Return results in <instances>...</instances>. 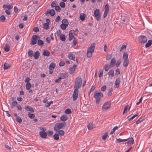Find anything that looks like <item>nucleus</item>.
<instances>
[{
  "instance_id": "obj_1",
  "label": "nucleus",
  "mask_w": 152,
  "mask_h": 152,
  "mask_svg": "<svg viewBox=\"0 0 152 152\" xmlns=\"http://www.w3.org/2000/svg\"><path fill=\"white\" fill-rule=\"evenodd\" d=\"M95 47V43L91 44L87 49V55L88 57L90 58L92 56V53L94 52Z\"/></svg>"
},
{
  "instance_id": "obj_2",
  "label": "nucleus",
  "mask_w": 152,
  "mask_h": 152,
  "mask_svg": "<svg viewBox=\"0 0 152 152\" xmlns=\"http://www.w3.org/2000/svg\"><path fill=\"white\" fill-rule=\"evenodd\" d=\"M104 95L102 93L98 92L96 91L94 93V97L96 99V103L97 104H99L101 97H103Z\"/></svg>"
},
{
  "instance_id": "obj_3",
  "label": "nucleus",
  "mask_w": 152,
  "mask_h": 152,
  "mask_svg": "<svg viewBox=\"0 0 152 152\" xmlns=\"http://www.w3.org/2000/svg\"><path fill=\"white\" fill-rule=\"evenodd\" d=\"M82 80L81 77H79L76 78L74 86V89H78L81 86Z\"/></svg>"
},
{
  "instance_id": "obj_4",
  "label": "nucleus",
  "mask_w": 152,
  "mask_h": 152,
  "mask_svg": "<svg viewBox=\"0 0 152 152\" xmlns=\"http://www.w3.org/2000/svg\"><path fill=\"white\" fill-rule=\"evenodd\" d=\"M66 124L65 123H56L54 127V130L55 131H58Z\"/></svg>"
},
{
  "instance_id": "obj_5",
  "label": "nucleus",
  "mask_w": 152,
  "mask_h": 152,
  "mask_svg": "<svg viewBox=\"0 0 152 152\" xmlns=\"http://www.w3.org/2000/svg\"><path fill=\"white\" fill-rule=\"evenodd\" d=\"M94 15L95 19L97 21H99L100 19L101 15L99 9H96L94 12Z\"/></svg>"
},
{
  "instance_id": "obj_6",
  "label": "nucleus",
  "mask_w": 152,
  "mask_h": 152,
  "mask_svg": "<svg viewBox=\"0 0 152 152\" xmlns=\"http://www.w3.org/2000/svg\"><path fill=\"white\" fill-rule=\"evenodd\" d=\"M139 41L142 44L146 43L147 40V38L144 35H141L138 37Z\"/></svg>"
},
{
  "instance_id": "obj_7",
  "label": "nucleus",
  "mask_w": 152,
  "mask_h": 152,
  "mask_svg": "<svg viewBox=\"0 0 152 152\" xmlns=\"http://www.w3.org/2000/svg\"><path fill=\"white\" fill-rule=\"evenodd\" d=\"M79 91L78 89H74V90L72 95L73 99V101H76L77 98L78 96Z\"/></svg>"
},
{
  "instance_id": "obj_8",
  "label": "nucleus",
  "mask_w": 152,
  "mask_h": 152,
  "mask_svg": "<svg viewBox=\"0 0 152 152\" xmlns=\"http://www.w3.org/2000/svg\"><path fill=\"white\" fill-rule=\"evenodd\" d=\"M111 107L110 103V102H107L105 103L103 106L102 110H107L108 109L110 108Z\"/></svg>"
},
{
  "instance_id": "obj_9",
  "label": "nucleus",
  "mask_w": 152,
  "mask_h": 152,
  "mask_svg": "<svg viewBox=\"0 0 152 152\" xmlns=\"http://www.w3.org/2000/svg\"><path fill=\"white\" fill-rule=\"evenodd\" d=\"M49 14L51 16H53L55 14V12L54 10L51 9V10H48L45 13L46 16H48Z\"/></svg>"
},
{
  "instance_id": "obj_10",
  "label": "nucleus",
  "mask_w": 152,
  "mask_h": 152,
  "mask_svg": "<svg viewBox=\"0 0 152 152\" xmlns=\"http://www.w3.org/2000/svg\"><path fill=\"white\" fill-rule=\"evenodd\" d=\"M40 137L42 138H46L47 134L45 132H40L39 133Z\"/></svg>"
},
{
  "instance_id": "obj_11",
  "label": "nucleus",
  "mask_w": 152,
  "mask_h": 152,
  "mask_svg": "<svg viewBox=\"0 0 152 152\" xmlns=\"http://www.w3.org/2000/svg\"><path fill=\"white\" fill-rule=\"evenodd\" d=\"M116 60L114 57H113L111 60L110 65L111 67H113L115 65Z\"/></svg>"
},
{
  "instance_id": "obj_12",
  "label": "nucleus",
  "mask_w": 152,
  "mask_h": 152,
  "mask_svg": "<svg viewBox=\"0 0 152 152\" xmlns=\"http://www.w3.org/2000/svg\"><path fill=\"white\" fill-rule=\"evenodd\" d=\"M87 128L89 130H91L94 128H95V125L93 124L90 123L87 125Z\"/></svg>"
},
{
  "instance_id": "obj_13",
  "label": "nucleus",
  "mask_w": 152,
  "mask_h": 152,
  "mask_svg": "<svg viewBox=\"0 0 152 152\" xmlns=\"http://www.w3.org/2000/svg\"><path fill=\"white\" fill-rule=\"evenodd\" d=\"M76 66V65H74L72 67H70L69 69L70 74H72L75 72Z\"/></svg>"
},
{
  "instance_id": "obj_14",
  "label": "nucleus",
  "mask_w": 152,
  "mask_h": 152,
  "mask_svg": "<svg viewBox=\"0 0 152 152\" xmlns=\"http://www.w3.org/2000/svg\"><path fill=\"white\" fill-rule=\"evenodd\" d=\"M25 108L27 111H29L33 113L34 112V110L33 108L29 106H25Z\"/></svg>"
},
{
  "instance_id": "obj_15",
  "label": "nucleus",
  "mask_w": 152,
  "mask_h": 152,
  "mask_svg": "<svg viewBox=\"0 0 152 152\" xmlns=\"http://www.w3.org/2000/svg\"><path fill=\"white\" fill-rule=\"evenodd\" d=\"M60 118L61 121H65L67 120L68 117L66 115H63Z\"/></svg>"
},
{
  "instance_id": "obj_16",
  "label": "nucleus",
  "mask_w": 152,
  "mask_h": 152,
  "mask_svg": "<svg viewBox=\"0 0 152 152\" xmlns=\"http://www.w3.org/2000/svg\"><path fill=\"white\" fill-rule=\"evenodd\" d=\"M40 53L38 51H37L35 52V53L34 55V58L36 59H37L39 56Z\"/></svg>"
},
{
  "instance_id": "obj_17",
  "label": "nucleus",
  "mask_w": 152,
  "mask_h": 152,
  "mask_svg": "<svg viewBox=\"0 0 152 152\" xmlns=\"http://www.w3.org/2000/svg\"><path fill=\"white\" fill-rule=\"evenodd\" d=\"M34 37H33V36L32 37V39L31 40L30 42V44L31 45H34L36 44L37 42V40L36 39H34Z\"/></svg>"
},
{
  "instance_id": "obj_18",
  "label": "nucleus",
  "mask_w": 152,
  "mask_h": 152,
  "mask_svg": "<svg viewBox=\"0 0 152 152\" xmlns=\"http://www.w3.org/2000/svg\"><path fill=\"white\" fill-rule=\"evenodd\" d=\"M120 80V79L119 78L116 79L115 83V85L116 88H118L119 87Z\"/></svg>"
},
{
  "instance_id": "obj_19",
  "label": "nucleus",
  "mask_w": 152,
  "mask_h": 152,
  "mask_svg": "<svg viewBox=\"0 0 152 152\" xmlns=\"http://www.w3.org/2000/svg\"><path fill=\"white\" fill-rule=\"evenodd\" d=\"M50 54V53L49 51L48 50H44L43 51V52L42 53V55L43 56H49Z\"/></svg>"
},
{
  "instance_id": "obj_20",
  "label": "nucleus",
  "mask_w": 152,
  "mask_h": 152,
  "mask_svg": "<svg viewBox=\"0 0 152 152\" xmlns=\"http://www.w3.org/2000/svg\"><path fill=\"white\" fill-rule=\"evenodd\" d=\"M128 54L124 52L123 55V60H129L128 59Z\"/></svg>"
},
{
  "instance_id": "obj_21",
  "label": "nucleus",
  "mask_w": 152,
  "mask_h": 152,
  "mask_svg": "<svg viewBox=\"0 0 152 152\" xmlns=\"http://www.w3.org/2000/svg\"><path fill=\"white\" fill-rule=\"evenodd\" d=\"M55 67V64L53 63H52L49 66V69L51 70H53Z\"/></svg>"
},
{
  "instance_id": "obj_22",
  "label": "nucleus",
  "mask_w": 152,
  "mask_h": 152,
  "mask_svg": "<svg viewBox=\"0 0 152 152\" xmlns=\"http://www.w3.org/2000/svg\"><path fill=\"white\" fill-rule=\"evenodd\" d=\"M129 63V60H124L123 62V66L126 67Z\"/></svg>"
},
{
  "instance_id": "obj_23",
  "label": "nucleus",
  "mask_w": 152,
  "mask_h": 152,
  "mask_svg": "<svg viewBox=\"0 0 152 152\" xmlns=\"http://www.w3.org/2000/svg\"><path fill=\"white\" fill-rule=\"evenodd\" d=\"M86 15L84 13H81L80 14V19L82 21H83L84 20L85 18Z\"/></svg>"
},
{
  "instance_id": "obj_24",
  "label": "nucleus",
  "mask_w": 152,
  "mask_h": 152,
  "mask_svg": "<svg viewBox=\"0 0 152 152\" xmlns=\"http://www.w3.org/2000/svg\"><path fill=\"white\" fill-rule=\"evenodd\" d=\"M152 43V40H149L147 43L145 45V47L146 48L149 47L151 45Z\"/></svg>"
},
{
  "instance_id": "obj_25",
  "label": "nucleus",
  "mask_w": 152,
  "mask_h": 152,
  "mask_svg": "<svg viewBox=\"0 0 152 152\" xmlns=\"http://www.w3.org/2000/svg\"><path fill=\"white\" fill-rule=\"evenodd\" d=\"M130 106L129 107L128 105H126L125 107L124 111L123 113V115L126 112V111L127 109L129 111L130 110Z\"/></svg>"
},
{
  "instance_id": "obj_26",
  "label": "nucleus",
  "mask_w": 152,
  "mask_h": 152,
  "mask_svg": "<svg viewBox=\"0 0 152 152\" xmlns=\"http://www.w3.org/2000/svg\"><path fill=\"white\" fill-rule=\"evenodd\" d=\"M44 44L43 42L41 39H39L37 41V45L40 46H42Z\"/></svg>"
},
{
  "instance_id": "obj_27",
  "label": "nucleus",
  "mask_w": 152,
  "mask_h": 152,
  "mask_svg": "<svg viewBox=\"0 0 152 152\" xmlns=\"http://www.w3.org/2000/svg\"><path fill=\"white\" fill-rule=\"evenodd\" d=\"M10 67V65L8 64L7 63H5L4 65L3 69L4 70L7 69Z\"/></svg>"
},
{
  "instance_id": "obj_28",
  "label": "nucleus",
  "mask_w": 152,
  "mask_h": 152,
  "mask_svg": "<svg viewBox=\"0 0 152 152\" xmlns=\"http://www.w3.org/2000/svg\"><path fill=\"white\" fill-rule=\"evenodd\" d=\"M111 66L108 64H106L104 66V69L105 71H107Z\"/></svg>"
},
{
  "instance_id": "obj_29",
  "label": "nucleus",
  "mask_w": 152,
  "mask_h": 152,
  "mask_svg": "<svg viewBox=\"0 0 152 152\" xmlns=\"http://www.w3.org/2000/svg\"><path fill=\"white\" fill-rule=\"evenodd\" d=\"M68 58L70 59L74 60L75 58V56L73 54H69L68 55Z\"/></svg>"
},
{
  "instance_id": "obj_30",
  "label": "nucleus",
  "mask_w": 152,
  "mask_h": 152,
  "mask_svg": "<svg viewBox=\"0 0 152 152\" xmlns=\"http://www.w3.org/2000/svg\"><path fill=\"white\" fill-rule=\"evenodd\" d=\"M62 23L63 24H64L67 26H68L69 24V22L66 19H64L62 21Z\"/></svg>"
},
{
  "instance_id": "obj_31",
  "label": "nucleus",
  "mask_w": 152,
  "mask_h": 152,
  "mask_svg": "<svg viewBox=\"0 0 152 152\" xmlns=\"http://www.w3.org/2000/svg\"><path fill=\"white\" fill-rule=\"evenodd\" d=\"M60 39L62 41H65L66 40L65 36L64 34H61L60 36Z\"/></svg>"
},
{
  "instance_id": "obj_32",
  "label": "nucleus",
  "mask_w": 152,
  "mask_h": 152,
  "mask_svg": "<svg viewBox=\"0 0 152 152\" xmlns=\"http://www.w3.org/2000/svg\"><path fill=\"white\" fill-rule=\"evenodd\" d=\"M10 49V47L9 45L7 44H6L4 48V50L6 52L8 51Z\"/></svg>"
},
{
  "instance_id": "obj_33",
  "label": "nucleus",
  "mask_w": 152,
  "mask_h": 152,
  "mask_svg": "<svg viewBox=\"0 0 152 152\" xmlns=\"http://www.w3.org/2000/svg\"><path fill=\"white\" fill-rule=\"evenodd\" d=\"M67 75L64 73H61L60 74V77L61 79H64L66 77Z\"/></svg>"
},
{
  "instance_id": "obj_34",
  "label": "nucleus",
  "mask_w": 152,
  "mask_h": 152,
  "mask_svg": "<svg viewBox=\"0 0 152 152\" xmlns=\"http://www.w3.org/2000/svg\"><path fill=\"white\" fill-rule=\"evenodd\" d=\"M56 133H57L58 134H59L61 136H63L64 134V132L63 130L58 131L56 132Z\"/></svg>"
},
{
  "instance_id": "obj_35",
  "label": "nucleus",
  "mask_w": 152,
  "mask_h": 152,
  "mask_svg": "<svg viewBox=\"0 0 152 152\" xmlns=\"http://www.w3.org/2000/svg\"><path fill=\"white\" fill-rule=\"evenodd\" d=\"M138 115V114H135V115H133L130 118H129V117H127V118L128 119V120L129 121H130L132 120H133L135 117L137 116Z\"/></svg>"
},
{
  "instance_id": "obj_36",
  "label": "nucleus",
  "mask_w": 152,
  "mask_h": 152,
  "mask_svg": "<svg viewBox=\"0 0 152 152\" xmlns=\"http://www.w3.org/2000/svg\"><path fill=\"white\" fill-rule=\"evenodd\" d=\"M56 133L53 135V137L54 140H58L59 139V135L58 134Z\"/></svg>"
},
{
  "instance_id": "obj_37",
  "label": "nucleus",
  "mask_w": 152,
  "mask_h": 152,
  "mask_svg": "<svg viewBox=\"0 0 152 152\" xmlns=\"http://www.w3.org/2000/svg\"><path fill=\"white\" fill-rule=\"evenodd\" d=\"M43 28L45 29H49V24L48 23H44L43 25Z\"/></svg>"
},
{
  "instance_id": "obj_38",
  "label": "nucleus",
  "mask_w": 152,
  "mask_h": 152,
  "mask_svg": "<svg viewBox=\"0 0 152 152\" xmlns=\"http://www.w3.org/2000/svg\"><path fill=\"white\" fill-rule=\"evenodd\" d=\"M103 70L102 69H100L99 72V77H101L103 76Z\"/></svg>"
},
{
  "instance_id": "obj_39",
  "label": "nucleus",
  "mask_w": 152,
  "mask_h": 152,
  "mask_svg": "<svg viewBox=\"0 0 152 152\" xmlns=\"http://www.w3.org/2000/svg\"><path fill=\"white\" fill-rule=\"evenodd\" d=\"M28 117L31 118L32 119L35 116L34 114H31L30 113L28 112Z\"/></svg>"
},
{
  "instance_id": "obj_40",
  "label": "nucleus",
  "mask_w": 152,
  "mask_h": 152,
  "mask_svg": "<svg viewBox=\"0 0 152 152\" xmlns=\"http://www.w3.org/2000/svg\"><path fill=\"white\" fill-rule=\"evenodd\" d=\"M108 136V132H106L104 133V135L102 136V139L104 140Z\"/></svg>"
},
{
  "instance_id": "obj_41",
  "label": "nucleus",
  "mask_w": 152,
  "mask_h": 152,
  "mask_svg": "<svg viewBox=\"0 0 152 152\" xmlns=\"http://www.w3.org/2000/svg\"><path fill=\"white\" fill-rule=\"evenodd\" d=\"M109 76H111L112 77L114 76V71L113 70H110L108 72Z\"/></svg>"
},
{
  "instance_id": "obj_42",
  "label": "nucleus",
  "mask_w": 152,
  "mask_h": 152,
  "mask_svg": "<svg viewBox=\"0 0 152 152\" xmlns=\"http://www.w3.org/2000/svg\"><path fill=\"white\" fill-rule=\"evenodd\" d=\"M127 143L133 144L134 143V140L133 138L131 137L130 139Z\"/></svg>"
},
{
  "instance_id": "obj_43",
  "label": "nucleus",
  "mask_w": 152,
  "mask_h": 152,
  "mask_svg": "<svg viewBox=\"0 0 152 152\" xmlns=\"http://www.w3.org/2000/svg\"><path fill=\"white\" fill-rule=\"evenodd\" d=\"M26 88L27 90H29L31 87V84L30 83H27L26 86Z\"/></svg>"
},
{
  "instance_id": "obj_44",
  "label": "nucleus",
  "mask_w": 152,
  "mask_h": 152,
  "mask_svg": "<svg viewBox=\"0 0 152 152\" xmlns=\"http://www.w3.org/2000/svg\"><path fill=\"white\" fill-rule=\"evenodd\" d=\"M67 26L63 24L60 25L61 28L63 30H65Z\"/></svg>"
},
{
  "instance_id": "obj_45",
  "label": "nucleus",
  "mask_w": 152,
  "mask_h": 152,
  "mask_svg": "<svg viewBox=\"0 0 152 152\" xmlns=\"http://www.w3.org/2000/svg\"><path fill=\"white\" fill-rule=\"evenodd\" d=\"M65 113L67 114H69L72 113V111L70 109L68 108L65 110Z\"/></svg>"
},
{
  "instance_id": "obj_46",
  "label": "nucleus",
  "mask_w": 152,
  "mask_h": 152,
  "mask_svg": "<svg viewBox=\"0 0 152 152\" xmlns=\"http://www.w3.org/2000/svg\"><path fill=\"white\" fill-rule=\"evenodd\" d=\"M70 32L71 31L69 32V41L71 40L74 37V36H73L72 34L71 33H70Z\"/></svg>"
},
{
  "instance_id": "obj_47",
  "label": "nucleus",
  "mask_w": 152,
  "mask_h": 152,
  "mask_svg": "<svg viewBox=\"0 0 152 152\" xmlns=\"http://www.w3.org/2000/svg\"><path fill=\"white\" fill-rule=\"evenodd\" d=\"M112 57V54H109L107 55L106 58V60H110Z\"/></svg>"
},
{
  "instance_id": "obj_48",
  "label": "nucleus",
  "mask_w": 152,
  "mask_h": 152,
  "mask_svg": "<svg viewBox=\"0 0 152 152\" xmlns=\"http://www.w3.org/2000/svg\"><path fill=\"white\" fill-rule=\"evenodd\" d=\"M17 105V102L16 101H14L12 102V108H13L14 107L16 106Z\"/></svg>"
},
{
  "instance_id": "obj_49",
  "label": "nucleus",
  "mask_w": 152,
  "mask_h": 152,
  "mask_svg": "<svg viewBox=\"0 0 152 152\" xmlns=\"http://www.w3.org/2000/svg\"><path fill=\"white\" fill-rule=\"evenodd\" d=\"M0 19L1 21L2 22H4L5 20V17L3 15H1L0 17Z\"/></svg>"
},
{
  "instance_id": "obj_50",
  "label": "nucleus",
  "mask_w": 152,
  "mask_h": 152,
  "mask_svg": "<svg viewBox=\"0 0 152 152\" xmlns=\"http://www.w3.org/2000/svg\"><path fill=\"white\" fill-rule=\"evenodd\" d=\"M33 52L32 50H30L28 52V56L32 57L33 56Z\"/></svg>"
},
{
  "instance_id": "obj_51",
  "label": "nucleus",
  "mask_w": 152,
  "mask_h": 152,
  "mask_svg": "<svg viewBox=\"0 0 152 152\" xmlns=\"http://www.w3.org/2000/svg\"><path fill=\"white\" fill-rule=\"evenodd\" d=\"M16 120L19 123H21L22 122V119L19 117H16Z\"/></svg>"
},
{
  "instance_id": "obj_52",
  "label": "nucleus",
  "mask_w": 152,
  "mask_h": 152,
  "mask_svg": "<svg viewBox=\"0 0 152 152\" xmlns=\"http://www.w3.org/2000/svg\"><path fill=\"white\" fill-rule=\"evenodd\" d=\"M55 8L57 12H59L60 11L61 8L59 6H55Z\"/></svg>"
},
{
  "instance_id": "obj_53",
  "label": "nucleus",
  "mask_w": 152,
  "mask_h": 152,
  "mask_svg": "<svg viewBox=\"0 0 152 152\" xmlns=\"http://www.w3.org/2000/svg\"><path fill=\"white\" fill-rule=\"evenodd\" d=\"M60 6L62 8H64L65 7V4L63 2H61L60 4Z\"/></svg>"
},
{
  "instance_id": "obj_54",
  "label": "nucleus",
  "mask_w": 152,
  "mask_h": 152,
  "mask_svg": "<svg viewBox=\"0 0 152 152\" xmlns=\"http://www.w3.org/2000/svg\"><path fill=\"white\" fill-rule=\"evenodd\" d=\"M113 91V89L112 88L110 89L109 92L107 93V94L109 96H110L112 94Z\"/></svg>"
},
{
  "instance_id": "obj_55",
  "label": "nucleus",
  "mask_w": 152,
  "mask_h": 152,
  "mask_svg": "<svg viewBox=\"0 0 152 152\" xmlns=\"http://www.w3.org/2000/svg\"><path fill=\"white\" fill-rule=\"evenodd\" d=\"M105 11H108L109 10V6L107 4H106L104 7Z\"/></svg>"
},
{
  "instance_id": "obj_56",
  "label": "nucleus",
  "mask_w": 152,
  "mask_h": 152,
  "mask_svg": "<svg viewBox=\"0 0 152 152\" xmlns=\"http://www.w3.org/2000/svg\"><path fill=\"white\" fill-rule=\"evenodd\" d=\"M106 88V86L104 85L102 86L101 88V91H105Z\"/></svg>"
},
{
  "instance_id": "obj_57",
  "label": "nucleus",
  "mask_w": 152,
  "mask_h": 152,
  "mask_svg": "<svg viewBox=\"0 0 152 152\" xmlns=\"http://www.w3.org/2000/svg\"><path fill=\"white\" fill-rule=\"evenodd\" d=\"M142 121V118H140L137 121H136V124H138L140 123L141 121Z\"/></svg>"
},
{
  "instance_id": "obj_58",
  "label": "nucleus",
  "mask_w": 152,
  "mask_h": 152,
  "mask_svg": "<svg viewBox=\"0 0 152 152\" xmlns=\"http://www.w3.org/2000/svg\"><path fill=\"white\" fill-rule=\"evenodd\" d=\"M39 31V29L38 27H35L33 29V31L35 32H37Z\"/></svg>"
},
{
  "instance_id": "obj_59",
  "label": "nucleus",
  "mask_w": 152,
  "mask_h": 152,
  "mask_svg": "<svg viewBox=\"0 0 152 152\" xmlns=\"http://www.w3.org/2000/svg\"><path fill=\"white\" fill-rule=\"evenodd\" d=\"M121 61L120 60H118L117 62V63H116V67H118L119 66V65H120V64H121Z\"/></svg>"
},
{
  "instance_id": "obj_60",
  "label": "nucleus",
  "mask_w": 152,
  "mask_h": 152,
  "mask_svg": "<svg viewBox=\"0 0 152 152\" xmlns=\"http://www.w3.org/2000/svg\"><path fill=\"white\" fill-rule=\"evenodd\" d=\"M126 46L125 45H123L120 50V51H121L122 50H123L124 49H126Z\"/></svg>"
},
{
  "instance_id": "obj_61",
  "label": "nucleus",
  "mask_w": 152,
  "mask_h": 152,
  "mask_svg": "<svg viewBox=\"0 0 152 152\" xmlns=\"http://www.w3.org/2000/svg\"><path fill=\"white\" fill-rule=\"evenodd\" d=\"M60 19V17L59 16H58L55 19V21L56 22H58L59 21Z\"/></svg>"
},
{
  "instance_id": "obj_62",
  "label": "nucleus",
  "mask_w": 152,
  "mask_h": 152,
  "mask_svg": "<svg viewBox=\"0 0 152 152\" xmlns=\"http://www.w3.org/2000/svg\"><path fill=\"white\" fill-rule=\"evenodd\" d=\"M65 64V63L64 61H61L59 63V65L60 66H62L64 65Z\"/></svg>"
},
{
  "instance_id": "obj_63",
  "label": "nucleus",
  "mask_w": 152,
  "mask_h": 152,
  "mask_svg": "<svg viewBox=\"0 0 152 152\" xmlns=\"http://www.w3.org/2000/svg\"><path fill=\"white\" fill-rule=\"evenodd\" d=\"M33 37H34L35 38L34 39H36L37 40L38 39H40V37L39 36L36 35H33Z\"/></svg>"
},
{
  "instance_id": "obj_64",
  "label": "nucleus",
  "mask_w": 152,
  "mask_h": 152,
  "mask_svg": "<svg viewBox=\"0 0 152 152\" xmlns=\"http://www.w3.org/2000/svg\"><path fill=\"white\" fill-rule=\"evenodd\" d=\"M61 79L60 77H59L58 79H57L55 80V82L56 83H59L60 82Z\"/></svg>"
}]
</instances>
